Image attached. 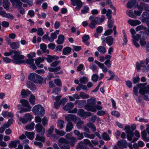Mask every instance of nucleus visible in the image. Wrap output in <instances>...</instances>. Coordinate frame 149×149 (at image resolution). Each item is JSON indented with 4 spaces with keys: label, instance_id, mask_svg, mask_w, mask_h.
Returning a JSON list of instances; mask_svg holds the SVG:
<instances>
[{
    "label": "nucleus",
    "instance_id": "obj_58",
    "mask_svg": "<svg viewBox=\"0 0 149 149\" xmlns=\"http://www.w3.org/2000/svg\"><path fill=\"white\" fill-rule=\"evenodd\" d=\"M35 139L36 140L40 141L43 142H44L45 141V139L44 137L43 136H40L38 134L37 135Z\"/></svg>",
    "mask_w": 149,
    "mask_h": 149
},
{
    "label": "nucleus",
    "instance_id": "obj_44",
    "mask_svg": "<svg viewBox=\"0 0 149 149\" xmlns=\"http://www.w3.org/2000/svg\"><path fill=\"white\" fill-rule=\"evenodd\" d=\"M64 123V121L63 120H58L57 123L58 127L60 129L63 128Z\"/></svg>",
    "mask_w": 149,
    "mask_h": 149
},
{
    "label": "nucleus",
    "instance_id": "obj_63",
    "mask_svg": "<svg viewBox=\"0 0 149 149\" xmlns=\"http://www.w3.org/2000/svg\"><path fill=\"white\" fill-rule=\"evenodd\" d=\"M38 35L40 36H42L44 34V31L43 29L41 28H39L37 30Z\"/></svg>",
    "mask_w": 149,
    "mask_h": 149
},
{
    "label": "nucleus",
    "instance_id": "obj_45",
    "mask_svg": "<svg viewBox=\"0 0 149 149\" xmlns=\"http://www.w3.org/2000/svg\"><path fill=\"white\" fill-rule=\"evenodd\" d=\"M54 127L53 126L50 127V128L48 130L47 132V136L48 137H50L52 134L54 130Z\"/></svg>",
    "mask_w": 149,
    "mask_h": 149
},
{
    "label": "nucleus",
    "instance_id": "obj_22",
    "mask_svg": "<svg viewBox=\"0 0 149 149\" xmlns=\"http://www.w3.org/2000/svg\"><path fill=\"white\" fill-rule=\"evenodd\" d=\"M127 139L128 140L131 141V142H134L138 140V139L135 138H134V139H132V138L133 137L134 135L132 132H130L129 133H127Z\"/></svg>",
    "mask_w": 149,
    "mask_h": 149
},
{
    "label": "nucleus",
    "instance_id": "obj_7",
    "mask_svg": "<svg viewBox=\"0 0 149 149\" xmlns=\"http://www.w3.org/2000/svg\"><path fill=\"white\" fill-rule=\"evenodd\" d=\"M32 118V116L30 113H26L24 117H19V120L23 123L25 124L26 123L29 121H31Z\"/></svg>",
    "mask_w": 149,
    "mask_h": 149
},
{
    "label": "nucleus",
    "instance_id": "obj_26",
    "mask_svg": "<svg viewBox=\"0 0 149 149\" xmlns=\"http://www.w3.org/2000/svg\"><path fill=\"white\" fill-rule=\"evenodd\" d=\"M58 58L59 57L53 55L51 56L48 55L46 59L48 62L51 63L54 60H57Z\"/></svg>",
    "mask_w": 149,
    "mask_h": 149
},
{
    "label": "nucleus",
    "instance_id": "obj_11",
    "mask_svg": "<svg viewBox=\"0 0 149 149\" xmlns=\"http://www.w3.org/2000/svg\"><path fill=\"white\" fill-rule=\"evenodd\" d=\"M87 104L84 106V107L86 109V106H87L89 107H91L94 106L96 103V99L93 97H92L87 100Z\"/></svg>",
    "mask_w": 149,
    "mask_h": 149
},
{
    "label": "nucleus",
    "instance_id": "obj_41",
    "mask_svg": "<svg viewBox=\"0 0 149 149\" xmlns=\"http://www.w3.org/2000/svg\"><path fill=\"white\" fill-rule=\"evenodd\" d=\"M84 134L85 137L90 138L91 139H93L95 137V135L94 134H89L87 133L84 132Z\"/></svg>",
    "mask_w": 149,
    "mask_h": 149
},
{
    "label": "nucleus",
    "instance_id": "obj_29",
    "mask_svg": "<svg viewBox=\"0 0 149 149\" xmlns=\"http://www.w3.org/2000/svg\"><path fill=\"white\" fill-rule=\"evenodd\" d=\"M65 37L62 34L59 35L58 38L57 40H56V43L58 44H61L63 42Z\"/></svg>",
    "mask_w": 149,
    "mask_h": 149
},
{
    "label": "nucleus",
    "instance_id": "obj_43",
    "mask_svg": "<svg viewBox=\"0 0 149 149\" xmlns=\"http://www.w3.org/2000/svg\"><path fill=\"white\" fill-rule=\"evenodd\" d=\"M40 48L42 50V51L44 53H49V50H47V46L46 45L44 44H41L40 45Z\"/></svg>",
    "mask_w": 149,
    "mask_h": 149
},
{
    "label": "nucleus",
    "instance_id": "obj_1",
    "mask_svg": "<svg viewBox=\"0 0 149 149\" xmlns=\"http://www.w3.org/2000/svg\"><path fill=\"white\" fill-rule=\"evenodd\" d=\"M14 55L12 57L13 62L16 64H21L22 63H26L30 66L34 63V60L32 58H28L24 60V56L21 54L22 52L19 51H13Z\"/></svg>",
    "mask_w": 149,
    "mask_h": 149
},
{
    "label": "nucleus",
    "instance_id": "obj_5",
    "mask_svg": "<svg viewBox=\"0 0 149 149\" xmlns=\"http://www.w3.org/2000/svg\"><path fill=\"white\" fill-rule=\"evenodd\" d=\"M29 80L33 81L35 83H37L40 80L42 79V77L36 73H32L30 74L28 77Z\"/></svg>",
    "mask_w": 149,
    "mask_h": 149
},
{
    "label": "nucleus",
    "instance_id": "obj_30",
    "mask_svg": "<svg viewBox=\"0 0 149 149\" xmlns=\"http://www.w3.org/2000/svg\"><path fill=\"white\" fill-rule=\"evenodd\" d=\"M31 94V92L28 90L23 89L21 92V95L22 97L25 98Z\"/></svg>",
    "mask_w": 149,
    "mask_h": 149
},
{
    "label": "nucleus",
    "instance_id": "obj_31",
    "mask_svg": "<svg viewBox=\"0 0 149 149\" xmlns=\"http://www.w3.org/2000/svg\"><path fill=\"white\" fill-rule=\"evenodd\" d=\"M71 51V48L69 47H66L64 48L63 50V53L64 55L69 54Z\"/></svg>",
    "mask_w": 149,
    "mask_h": 149
},
{
    "label": "nucleus",
    "instance_id": "obj_14",
    "mask_svg": "<svg viewBox=\"0 0 149 149\" xmlns=\"http://www.w3.org/2000/svg\"><path fill=\"white\" fill-rule=\"evenodd\" d=\"M95 63L97 64L101 69H102V72H104L106 73L108 71V69L104 65L97 60L95 61Z\"/></svg>",
    "mask_w": 149,
    "mask_h": 149
},
{
    "label": "nucleus",
    "instance_id": "obj_51",
    "mask_svg": "<svg viewBox=\"0 0 149 149\" xmlns=\"http://www.w3.org/2000/svg\"><path fill=\"white\" fill-rule=\"evenodd\" d=\"M54 82L55 84L58 86L61 87L62 86V83L61 79L59 78L56 79L54 80Z\"/></svg>",
    "mask_w": 149,
    "mask_h": 149
},
{
    "label": "nucleus",
    "instance_id": "obj_35",
    "mask_svg": "<svg viewBox=\"0 0 149 149\" xmlns=\"http://www.w3.org/2000/svg\"><path fill=\"white\" fill-rule=\"evenodd\" d=\"M73 124L72 123L68 122L66 127L65 130L66 132L71 131L73 128Z\"/></svg>",
    "mask_w": 149,
    "mask_h": 149
},
{
    "label": "nucleus",
    "instance_id": "obj_37",
    "mask_svg": "<svg viewBox=\"0 0 149 149\" xmlns=\"http://www.w3.org/2000/svg\"><path fill=\"white\" fill-rule=\"evenodd\" d=\"M127 14L130 17L132 18L136 19L137 18L136 16L134 14V12L131 10H127L126 12Z\"/></svg>",
    "mask_w": 149,
    "mask_h": 149
},
{
    "label": "nucleus",
    "instance_id": "obj_53",
    "mask_svg": "<svg viewBox=\"0 0 149 149\" xmlns=\"http://www.w3.org/2000/svg\"><path fill=\"white\" fill-rule=\"evenodd\" d=\"M102 137L104 140L109 141L110 139V138L107 132H104L102 135Z\"/></svg>",
    "mask_w": 149,
    "mask_h": 149
},
{
    "label": "nucleus",
    "instance_id": "obj_25",
    "mask_svg": "<svg viewBox=\"0 0 149 149\" xmlns=\"http://www.w3.org/2000/svg\"><path fill=\"white\" fill-rule=\"evenodd\" d=\"M74 107L73 104L71 102L67 103L66 105L63 107L64 110L66 111H70Z\"/></svg>",
    "mask_w": 149,
    "mask_h": 149
},
{
    "label": "nucleus",
    "instance_id": "obj_10",
    "mask_svg": "<svg viewBox=\"0 0 149 149\" xmlns=\"http://www.w3.org/2000/svg\"><path fill=\"white\" fill-rule=\"evenodd\" d=\"M132 41L134 45L136 47H139L140 46L139 43H137L141 38L140 35L139 34H137L136 35H133L132 36Z\"/></svg>",
    "mask_w": 149,
    "mask_h": 149
},
{
    "label": "nucleus",
    "instance_id": "obj_12",
    "mask_svg": "<svg viewBox=\"0 0 149 149\" xmlns=\"http://www.w3.org/2000/svg\"><path fill=\"white\" fill-rule=\"evenodd\" d=\"M37 131L39 134L43 135L45 132V129L40 124H37L36 125Z\"/></svg>",
    "mask_w": 149,
    "mask_h": 149
},
{
    "label": "nucleus",
    "instance_id": "obj_57",
    "mask_svg": "<svg viewBox=\"0 0 149 149\" xmlns=\"http://www.w3.org/2000/svg\"><path fill=\"white\" fill-rule=\"evenodd\" d=\"M70 140V146H73L75 145V143L77 141V139L74 137H72Z\"/></svg>",
    "mask_w": 149,
    "mask_h": 149
},
{
    "label": "nucleus",
    "instance_id": "obj_54",
    "mask_svg": "<svg viewBox=\"0 0 149 149\" xmlns=\"http://www.w3.org/2000/svg\"><path fill=\"white\" fill-rule=\"evenodd\" d=\"M146 29V27L144 26L143 25H141L136 27V31H138L142 30H145Z\"/></svg>",
    "mask_w": 149,
    "mask_h": 149
},
{
    "label": "nucleus",
    "instance_id": "obj_8",
    "mask_svg": "<svg viewBox=\"0 0 149 149\" xmlns=\"http://www.w3.org/2000/svg\"><path fill=\"white\" fill-rule=\"evenodd\" d=\"M77 114L80 117H83L84 118H86L87 117L91 116V113L89 112H85L81 109L78 110Z\"/></svg>",
    "mask_w": 149,
    "mask_h": 149
},
{
    "label": "nucleus",
    "instance_id": "obj_55",
    "mask_svg": "<svg viewBox=\"0 0 149 149\" xmlns=\"http://www.w3.org/2000/svg\"><path fill=\"white\" fill-rule=\"evenodd\" d=\"M77 119L79 120L77 123V128L79 129H80L82 128V125L84 123V122L81 120L79 118H78Z\"/></svg>",
    "mask_w": 149,
    "mask_h": 149
},
{
    "label": "nucleus",
    "instance_id": "obj_52",
    "mask_svg": "<svg viewBox=\"0 0 149 149\" xmlns=\"http://www.w3.org/2000/svg\"><path fill=\"white\" fill-rule=\"evenodd\" d=\"M87 126L91 128L93 132H95L96 131V127L93 123H88L87 124Z\"/></svg>",
    "mask_w": 149,
    "mask_h": 149
},
{
    "label": "nucleus",
    "instance_id": "obj_40",
    "mask_svg": "<svg viewBox=\"0 0 149 149\" xmlns=\"http://www.w3.org/2000/svg\"><path fill=\"white\" fill-rule=\"evenodd\" d=\"M55 132L58 135L61 136H63L65 134V132L62 130H59L57 129H55Z\"/></svg>",
    "mask_w": 149,
    "mask_h": 149
},
{
    "label": "nucleus",
    "instance_id": "obj_46",
    "mask_svg": "<svg viewBox=\"0 0 149 149\" xmlns=\"http://www.w3.org/2000/svg\"><path fill=\"white\" fill-rule=\"evenodd\" d=\"M97 49L98 52L102 54H104L106 52L105 47L103 46H100Z\"/></svg>",
    "mask_w": 149,
    "mask_h": 149
},
{
    "label": "nucleus",
    "instance_id": "obj_3",
    "mask_svg": "<svg viewBox=\"0 0 149 149\" xmlns=\"http://www.w3.org/2000/svg\"><path fill=\"white\" fill-rule=\"evenodd\" d=\"M58 146L61 149H70L68 141L65 138H60L58 139Z\"/></svg>",
    "mask_w": 149,
    "mask_h": 149
},
{
    "label": "nucleus",
    "instance_id": "obj_59",
    "mask_svg": "<svg viewBox=\"0 0 149 149\" xmlns=\"http://www.w3.org/2000/svg\"><path fill=\"white\" fill-rule=\"evenodd\" d=\"M136 86H134L133 87V96H135V97L136 96H137L138 94V88H139L140 89V88L137 85Z\"/></svg>",
    "mask_w": 149,
    "mask_h": 149
},
{
    "label": "nucleus",
    "instance_id": "obj_56",
    "mask_svg": "<svg viewBox=\"0 0 149 149\" xmlns=\"http://www.w3.org/2000/svg\"><path fill=\"white\" fill-rule=\"evenodd\" d=\"M79 81L81 83L85 84L88 81V79L87 77L83 76L80 79Z\"/></svg>",
    "mask_w": 149,
    "mask_h": 149
},
{
    "label": "nucleus",
    "instance_id": "obj_2",
    "mask_svg": "<svg viewBox=\"0 0 149 149\" xmlns=\"http://www.w3.org/2000/svg\"><path fill=\"white\" fill-rule=\"evenodd\" d=\"M20 102L23 106L25 108L22 109L19 112H17V115L18 117H19L18 113L29 111L31 110L32 108V107L30 106L29 102L27 100L25 99H21L20 100Z\"/></svg>",
    "mask_w": 149,
    "mask_h": 149
},
{
    "label": "nucleus",
    "instance_id": "obj_15",
    "mask_svg": "<svg viewBox=\"0 0 149 149\" xmlns=\"http://www.w3.org/2000/svg\"><path fill=\"white\" fill-rule=\"evenodd\" d=\"M65 120L68 122L72 121L75 122L77 120V118L75 115L71 114H69L65 117Z\"/></svg>",
    "mask_w": 149,
    "mask_h": 149
},
{
    "label": "nucleus",
    "instance_id": "obj_6",
    "mask_svg": "<svg viewBox=\"0 0 149 149\" xmlns=\"http://www.w3.org/2000/svg\"><path fill=\"white\" fill-rule=\"evenodd\" d=\"M149 61V59L148 58H146L145 60H143L141 61L139 63L137 62L136 63V69L138 70H139L141 69V68L143 67L144 68H146V65L148 64Z\"/></svg>",
    "mask_w": 149,
    "mask_h": 149
},
{
    "label": "nucleus",
    "instance_id": "obj_20",
    "mask_svg": "<svg viewBox=\"0 0 149 149\" xmlns=\"http://www.w3.org/2000/svg\"><path fill=\"white\" fill-rule=\"evenodd\" d=\"M20 141L18 140H16L15 141H11L8 145V147L10 148H15L17 146V144H20Z\"/></svg>",
    "mask_w": 149,
    "mask_h": 149
},
{
    "label": "nucleus",
    "instance_id": "obj_4",
    "mask_svg": "<svg viewBox=\"0 0 149 149\" xmlns=\"http://www.w3.org/2000/svg\"><path fill=\"white\" fill-rule=\"evenodd\" d=\"M32 111L35 115L43 116L45 113V111L43 107L40 105H35L33 107Z\"/></svg>",
    "mask_w": 149,
    "mask_h": 149
},
{
    "label": "nucleus",
    "instance_id": "obj_9",
    "mask_svg": "<svg viewBox=\"0 0 149 149\" xmlns=\"http://www.w3.org/2000/svg\"><path fill=\"white\" fill-rule=\"evenodd\" d=\"M103 109V107L98 105L95 104L93 107H89L88 106H86V110L88 111H90L93 112H95L96 110H101Z\"/></svg>",
    "mask_w": 149,
    "mask_h": 149
},
{
    "label": "nucleus",
    "instance_id": "obj_42",
    "mask_svg": "<svg viewBox=\"0 0 149 149\" xmlns=\"http://www.w3.org/2000/svg\"><path fill=\"white\" fill-rule=\"evenodd\" d=\"M123 34V39L124 42L123 43L122 45H125L127 44L128 40L127 38V36L126 33L125 32L124 30L122 31Z\"/></svg>",
    "mask_w": 149,
    "mask_h": 149
},
{
    "label": "nucleus",
    "instance_id": "obj_17",
    "mask_svg": "<svg viewBox=\"0 0 149 149\" xmlns=\"http://www.w3.org/2000/svg\"><path fill=\"white\" fill-rule=\"evenodd\" d=\"M117 143L118 146L120 148H126L128 146L127 142L124 140L118 141Z\"/></svg>",
    "mask_w": 149,
    "mask_h": 149
},
{
    "label": "nucleus",
    "instance_id": "obj_24",
    "mask_svg": "<svg viewBox=\"0 0 149 149\" xmlns=\"http://www.w3.org/2000/svg\"><path fill=\"white\" fill-rule=\"evenodd\" d=\"M11 2L13 4L15 8H19L22 6V3L19 0H10Z\"/></svg>",
    "mask_w": 149,
    "mask_h": 149
},
{
    "label": "nucleus",
    "instance_id": "obj_50",
    "mask_svg": "<svg viewBox=\"0 0 149 149\" xmlns=\"http://www.w3.org/2000/svg\"><path fill=\"white\" fill-rule=\"evenodd\" d=\"M44 61V59L41 57H39L37 58L35 60V63L37 65H38L40 63L43 62Z\"/></svg>",
    "mask_w": 149,
    "mask_h": 149
},
{
    "label": "nucleus",
    "instance_id": "obj_32",
    "mask_svg": "<svg viewBox=\"0 0 149 149\" xmlns=\"http://www.w3.org/2000/svg\"><path fill=\"white\" fill-rule=\"evenodd\" d=\"M25 134L27 137L30 139H33L34 138V132H28L26 131L25 132Z\"/></svg>",
    "mask_w": 149,
    "mask_h": 149
},
{
    "label": "nucleus",
    "instance_id": "obj_38",
    "mask_svg": "<svg viewBox=\"0 0 149 149\" xmlns=\"http://www.w3.org/2000/svg\"><path fill=\"white\" fill-rule=\"evenodd\" d=\"M57 37V35L55 33H52L51 34L49 38V40L51 42H53Z\"/></svg>",
    "mask_w": 149,
    "mask_h": 149
},
{
    "label": "nucleus",
    "instance_id": "obj_18",
    "mask_svg": "<svg viewBox=\"0 0 149 149\" xmlns=\"http://www.w3.org/2000/svg\"><path fill=\"white\" fill-rule=\"evenodd\" d=\"M94 18V16L93 15L91 16L89 18V19L91 20V23L89 24V26L91 29L95 28V25L97 24Z\"/></svg>",
    "mask_w": 149,
    "mask_h": 149
},
{
    "label": "nucleus",
    "instance_id": "obj_33",
    "mask_svg": "<svg viewBox=\"0 0 149 149\" xmlns=\"http://www.w3.org/2000/svg\"><path fill=\"white\" fill-rule=\"evenodd\" d=\"M79 143L81 144H84L86 145H88L90 147H93L91 141L87 139H84L83 141H81Z\"/></svg>",
    "mask_w": 149,
    "mask_h": 149
},
{
    "label": "nucleus",
    "instance_id": "obj_62",
    "mask_svg": "<svg viewBox=\"0 0 149 149\" xmlns=\"http://www.w3.org/2000/svg\"><path fill=\"white\" fill-rule=\"evenodd\" d=\"M77 149H88V147L79 143L77 147Z\"/></svg>",
    "mask_w": 149,
    "mask_h": 149
},
{
    "label": "nucleus",
    "instance_id": "obj_61",
    "mask_svg": "<svg viewBox=\"0 0 149 149\" xmlns=\"http://www.w3.org/2000/svg\"><path fill=\"white\" fill-rule=\"evenodd\" d=\"M86 101L85 100H82L80 101L78 104V107L79 108L83 107L86 104Z\"/></svg>",
    "mask_w": 149,
    "mask_h": 149
},
{
    "label": "nucleus",
    "instance_id": "obj_21",
    "mask_svg": "<svg viewBox=\"0 0 149 149\" xmlns=\"http://www.w3.org/2000/svg\"><path fill=\"white\" fill-rule=\"evenodd\" d=\"M137 7L139 10L142 11V10L144 8L145 10H148L149 8L147 5L144 3H141L140 5L137 6Z\"/></svg>",
    "mask_w": 149,
    "mask_h": 149
},
{
    "label": "nucleus",
    "instance_id": "obj_49",
    "mask_svg": "<svg viewBox=\"0 0 149 149\" xmlns=\"http://www.w3.org/2000/svg\"><path fill=\"white\" fill-rule=\"evenodd\" d=\"M35 97L33 95H31L29 97V101L31 104L34 105L35 104Z\"/></svg>",
    "mask_w": 149,
    "mask_h": 149
},
{
    "label": "nucleus",
    "instance_id": "obj_19",
    "mask_svg": "<svg viewBox=\"0 0 149 149\" xmlns=\"http://www.w3.org/2000/svg\"><path fill=\"white\" fill-rule=\"evenodd\" d=\"M141 20L143 23L149 19V14L146 12H144L141 17Z\"/></svg>",
    "mask_w": 149,
    "mask_h": 149
},
{
    "label": "nucleus",
    "instance_id": "obj_36",
    "mask_svg": "<svg viewBox=\"0 0 149 149\" xmlns=\"http://www.w3.org/2000/svg\"><path fill=\"white\" fill-rule=\"evenodd\" d=\"M10 46L13 49H17L19 47V42H12L10 43Z\"/></svg>",
    "mask_w": 149,
    "mask_h": 149
},
{
    "label": "nucleus",
    "instance_id": "obj_13",
    "mask_svg": "<svg viewBox=\"0 0 149 149\" xmlns=\"http://www.w3.org/2000/svg\"><path fill=\"white\" fill-rule=\"evenodd\" d=\"M72 4L74 6H76L77 9H80L82 6V3L80 0H71Z\"/></svg>",
    "mask_w": 149,
    "mask_h": 149
},
{
    "label": "nucleus",
    "instance_id": "obj_60",
    "mask_svg": "<svg viewBox=\"0 0 149 149\" xmlns=\"http://www.w3.org/2000/svg\"><path fill=\"white\" fill-rule=\"evenodd\" d=\"M89 10V8L88 6H84L83 9L81 10V12L82 14H85L87 13Z\"/></svg>",
    "mask_w": 149,
    "mask_h": 149
},
{
    "label": "nucleus",
    "instance_id": "obj_47",
    "mask_svg": "<svg viewBox=\"0 0 149 149\" xmlns=\"http://www.w3.org/2000/svg\"><path fill=\"white\" fill-rule=\"evenodd\" d=\"M80 97L82 99H86L88 98L89 96L88 95L82 92H80L79 93Z\"/></svg>",
    "mask_w": 149,
    "mask_h": 149
},
{
    "label": "nucleus",
    "instance_id": "obj_23",
    "mask_svg": "<svg viewBox=\"0 0 149 149\" xmlns=\"http://www.w3.org/2000/svg\"><path fill=\"white\" fill-rule=\"evenodd\" d=\"M129 1L127 4V7L128 8H132L136 6L137 3L136 0H129Z\"/></svg>",
    "mask_w": 149,
    "mask_h": 149
},
{
    "label": "nucleus",
    "instance_id": "obj_48",
    "mask_svg": "<svg viewBox=\"0 0 149 149\" xmlns=\"http://www.w3.org/2000/svg\"><path fill=\"white\" fill-rule=\"evenodd\" d=\"M34 126L35 124L33 123H31L27 124L26 126V128L27 130H32L34 129Z\"/></svg>",
    "mask_w": 149,
    "mask_h": 149
},
{
    "label": "nucleus",
    "instance_id": "obj_39",
    "mask_svg": "<svg viewBox=\"0 0 149 149\" xmlns=\"http://www.w3.org/2000/svg\"><path fill=\"white\" fill-rule=\"evenodd\" d=\"M89 38V36L88 35L85 34L82 37V41L85 43L87 45H88L89 44V43L87 41Z\"/></svg>",
    "mask_w": 149,
    "mask_h": 149
},
{
    "label": "nucleus",
    "instance_id": "obj_64",
    "mask_svg": "<svg viewBox=\"0 0 149 149\" xmlns=\"http://www.w3.org/2000/svg\"><path fill=\"white\" fill-rule=\"evenodd\" d=\"M98 76L96 74H94L92 76V79L93 81H97L98 80Z\"/></svg>",
    "mask_w": 149,
    "mask_h": 149
},
{
    "label": "nucleus",
    "instance_id": "obj_28",
    "mask_svg": "<svg viewBox=\"0 0 149 149\" xmlns=\"http://www.w3.org/2000/svg\"><path fill=\"white\" fill-rule=\"evenodd\" d=\"M114 39L111 36H108L106 38V41L109 46H111L113 43Z\"/></svg>",
    "mask_w": 149,
    "mask_h": 149
},
{
    "label": "nucleus",
    "instance_id": "obj_34",
    "mask_svg": "<svg viewBox=\"0 0 149 149\" xmlns=\"http://www.w3.org/2000/svg\"><path fill=\"white\" fill-rule=\"evenodd\" d=\"M27 87L31 90L34 91L36 90V88L35 85L29 81H28L26 83Z\"/></svg>",
    "mask_w": 149,
    "mask_h": 149
},
{
    "label": "nucleus",
    "instance_id": "obj_27",
    "mask_svg": "<svg viewBox=\"0 0 149 149\" xmlns=\"http://www.w3.org/2000/svg\"><path fill=\"white\" fill-rule=\"evenodd\" d=\"M97 24H100L101 23L103 22L104 19V17L103 15H102L101 17H95L94 16V18Z\"/></svg>",
    "mask_w": 149,
    "mask_h": 149
},
{
    "label": "nucleus",
    "instance_id": "obj_16",
    "mask_svg": "<svg viewBox=\"0 0 149 149\" xmlns=\"http://www.w3.org/2000/svg\"><path fill=\"white\" fill-rule=\"evenodd\" d=\"M128 23L132 26H135L141 24V22L138 20L130 19L127 21Z\"/></svg>",
    "mask_w": 149,
    "mask_h": 149
}]
</instances>
